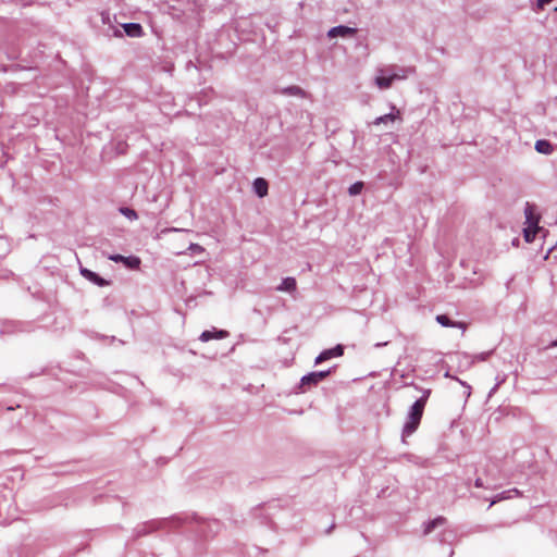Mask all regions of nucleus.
I'll return each instance as SVG.
<instances>
[{
  "instance_id": "obj_17",
  "label": "nucleus",
  "mask_w": 557,
  "mask_h": 557,
  "mask_svg": "<svg viewBox=\"0 0 557 557\" xmlns=\"http://www.w3.org/2000/svg\"><path fill=\"white\" fill-rule=\"evenodd\" d=\"M120 212L129 220H137L138 218L136 211L127 207L120 208Z\"/></svg>"
},
{
  "instance_id": "obj_8",
  "label": "nucleus",
  "mask_w": 557,
  "mask_h": 557,
  "mask_svg": "<svg viewBox=\"0 0 557 557\" xmlns=\"http://www.w3.org/2000/svg\"><path fill=\"white\" fill-rule=\"evenodd\" d=\"M392 109H393L392 113L376 117L374 120L373 124L380 125L382 123L394 122L395 120L400 119V111L398 109H396L395 107H393Z\"/></svg>"
},
{
  "instance_id": "obj_9",
  "label": "nucleus",
  "mask_w": 557,
  "mask_h": 557,
  "mask_svg": "<svg viewBox=\"0 0 557 557\" xmlns=\"http://www.w3.org/2000/svg\"><path fill=\"white\" fill-rule=\"evenodd\" d=\"M268 188H269V185H268V182L262 178V177H259V178H256L255 182H253V189H255V193L259 196V197H264L268 195Z\"/></svg>"
},
{
  "instance_id": "obj_10",
  "label": "nucleus",
  "mask_w": 557,
  "mask_h": 557,
  "mask_svg": "<svg viewBox=\"0 0 557 557\" xmlns=\"http://www.w3.org/2000/svg\"><path fill=\"white\" fill-rule=\"evenodd\" d=\"M400 78V76H398L397 74H394V75H389V76H377L375 82H376V85L381 88V89H386V88H389L392 83L395 81V79H398Z\"/></svg>"
},
{
  "instance_id": "obj_12",
  "label": "nucleus",
  "mask_w": 557,
  "mask_h": 557,
  "mask_svg": "<svg viewBox=\"0 0 557 557\" xmlns=\"http://www.w3.org/2000/svg\"><path fill=\"white\" fill-rule=\"evenodd\" d=\"M123 28L125 33L131 37H138L143 34V27L136 23L124 24Z\"/></svg>"
},
{
  "instance_id": "obj_26",
  "label": "nucleus",
  "mask_w": 557,
  "mask_h": 557,
  "mask_svg": "<svg viewBox=\"0 0 557 557\" xmlns=\"http://www.w3.org/2000/svg\"><path fill=\"white\" fill-rule=\"evenodd\" d=\"M555 10H557V7L555 8Z\"/></svg>"
},
{
  "instance_id": "obj_20",
  "label": "nucleus",
  "mask_w": 557,
  "mask_h": 557,
  "mask_svg": "<svg viewBox=\"0 0 557 557\" xmlns=\"http://www.w3.org/2000/svg\"><path fill=\"white\" fill-rule=\"evenodd\" d=\"M550 2H552V0H537V7H539V9L543 10Z\"/></svg>"
},
{
  "instance_id": "obj_18",
  "label": "nucleus",
  "mask_w": 557,
  "mask_h": 557,
  "mask_svg": "<svg viewBox=\"0 0 557 557\" xmlns=\"http://www.w3.org/2000/svg\"><path fill=\"white\" fill-rule=\"evenodd\" d=\"M362 188H363V183L362 182H356L355 184H352L349 187V189H348L349 195L350 196L359 195L362 191Z\"/></svg>"
},
{
  "instance_id": "obj_13",
  "label": "nucleus",
  "mask_w": 557,
  "mask_h": 557,
  "mask_svg": "<svg viewBox=\"0 0 557 557\" xmlns=\"http://www.w3.org/2000/svg\"><path fill=\"white\" fill-rule=\"evenodd\" d=\"M296 280L294 277H286L283 280L281 285L277 287L280 292H295L296 290Z\"/></svg>"
},
{
  "instance_id": "obj_15",
  "label": "nucleus",
  "mask_w": 557,
  "mask_h": 557,
  "mask_svg": "<svg viewBox=\"0 0 557 557\" xmlns=\"http://www.w3.org/2000/svg\"><path fill=\"white\" fill-rule=\"evenodd\" d=\"M129 269H138L140 265V259L137 257H125L123 262Z\"/></svg>"
},
{
  "instance_id": "obj_25",
  "label": "nucleus",
  "mask_w": 557,
  "mask_h": 557,
  "mask_svg": "<svg viewBox=\"0 0 557 557\" xmlns=\"http://www.w3.org/2000/svg\"><path fill=\"white\" fill-rule=\"evenodd\" d=\"M553 346H557V341L553 343Z\"/></svg>"
},
{
  "instance_id": "obj_3",
  "label": "nucleus",
  "mask_w": 557,
  "mask_h": 557,
  "mask_svg": "<svg viewBox=\"0 0 557 557\" xmlns=\"http://www.w3.org/2000/svg\"><path fill=\"white\" fill-rule=\"evenodd\" d=\"M330 374V371L311 372L301 379L300 387L317 385Z\"/></svg>"
},
{
  "instance_id": "obj_2",
  "label": "nucleus",
  "mask_w": 557,
  "mask_h": 557,
  "mask_svg": "<svg viewBox=\"0 0 557 557\" xmlns=\"http://www.w3.org/2000/svg\"><path fill=\"white\" fill-rule=\"evenodd\" d=\"M527 227L523 230L524 239L531 243L540 231V215L535 213V207L529 202L524 209Z\"/></svg>"
},
{
  "instance_id": "obj_4",
  "label": "nucleus",
  "mask_w": 557,
  "mask_h": 557,
  "mask_svg": "<svg viewBox=\"0 0 557 557\" xmlns=\"http://www.w3.org/2000/svg\"><path fill=\"white\" fill-rule=\"evenodd\" d=\"M344 354V347L342 345H337L334 348L326 349L322 351L317 358H315V364L322 363L329 359H332L334 357H341Z\"/></svg>"
},
{
  "instance_id": "obj_19",
  "label": "nucleus",
  "mask_w": 557,
  "mask_h": 557,
  "mask_svg": "<svg viewBox=\"0 0 557 557\" xmlns=\"http://www.w3.org/2000/svg\"><path fill=\"white\" fill-rule=\"evenodd\" d=\"M109 259L115 262H124L125 257L122 255H112Z\"/></svg>"
},
{
  "instance_id": "obj_23",
  "label": "nucleus",
  "mask_w": 557,
  "mask_h": 557,
  "mask_svg": "<svg viewBox=\"0 0 557 557\" xmlns=\"http://www.w3.org/2000/svg\"><path fill=\"white\" fill-rule=\"evenodd\" d=\"M190 249H198V250H202V248L196 244H191L190 245Z\"/></svg>"
},
{
  "instance_id": "obj_24",
  "label": "nucleus",
  "mask_w": 557,
  "mask_h": 557,
  "mask_svg": "<svg viewBox=\"0 0 557 557\" xmlns=\"http://www.w3.org/2000/svg\"><path fill=\"white\" fill-rule=\"evenodd\" d=\"M290 90H295V94L299 91L298 87L292 88Z\"/></svg>"
},
{
  "instance_id": "obj_21",
  "label": "nucleus",
  "mask_w": 557,
  "mask_h": 557,
  "mask_svg": "<svg viewBox=\"0 0 557 557\" xmlns=\"http://www.w3.org/2000/svg\"><path fill=\"white\" fill-rule=\"evenodd\" d=\"M505 498H506V496L504 495V493L498 495V496H496V498L491 503L490 507H492L494 504H496L497 502H500V500H503Z\"/></svg>"
},
{
  "instance_id": "obj_22",
  "label": "nucleus",
  "mask_w": 557,
  "mask_h": 557,
  "mask_svg": "<svg viewBox=\"0 0 557 557\" xmlns=\"http://www.w3.org/2000/svg\"><path fill=\"white\" fill-rule=\"evenodd\" d=\"M474 485L475 487H483V482H482V479H476L475 482H474Z\"/></svg>"
},
{
  "instance_id": "obj_11",
  "label": "nucleus",
  "mask_w": 557,
  "mask_h": 557,
  "mask_svg": "<svg viewBox=\"0 0 557 557\" xmlns=\"http://www.w3.org/2000/svg\"><path fill=\"white\" fill-rule=\"evenodd\" d=\"M227 335V332L226 331H205L202 332V334L200 335V339L202 342H208L210 339H220V338H224L225 336Z\"/></svg>"
},
{
  "instance_id": "obj_16",
  "label": "nucleus",
  "mask_w": 557,
  "mask_h": 557,
  "mask_svg": "<svg viewBox=\"0 0 557 557\" xmlns=\"http://www.w3.org/2000/svg\"><path fill=\"white\" fill-rule=\"evenodd\" d=\"M445 523V518L438 517L431 521L425 529V533H430L433 529H435L437 525H442Z\"/></svg>"
},
{
  "instance_id": "obj_14",
  "label": "nucleus",
  "mask_w": 557,
  "mask_h": 557,
  "mask_svg": "<svg viewBox=\"0 0 557 557\" xmlns=\"http://www.w3.org/2000/svg\"><path fill=\"white\" fill-rule=\"evenodd\" d=\"M535 150L540 153L550 154L554 149L548 140L541 139L535 143Z\"/></svg>"
},
{
  "instance_id": "obj_5",
  "label": "nucleus",
  "mask_w": 557,
  "mask_h": 557,
  "mask_svg": "<svg viewBox=\"0 0 557 557\" xmlns=\"http://www.w3.org/2000/svg\"><path fill=\"white\" fill-rule=\"evenodd\" d=\"M81 273H82V275L86 280L92 282L94 284H96L98 286H107V285H109L108 281H106L104 278L100 277L97 273H95V272H92V271H90L88 269H82Z\"/></svg>"
},
{
  "instance_id": "obj_6",
  "label": "nucleus",
  "mask_w": 557,
  "mask_h": 557,
  "mask_svg": "<svg viewBox=\"0 0 557 557\" xmlns=\"http://www.w3.org/2000/svg\"><path fill=\"white\" fill-rule=\"evenodd\" d=\"M435 320L437 323H440L442 326L446 327H459L462 331L467 329V324L465 322H454L451 321L446 314H438L436 315Z\"/></svg>"
},
{
  "instance_id": "obj_7",
  "label": "nucleus",
  "mask_w": 557,
  "mask_h": 557,
  "mask_svg": "<svg viewBox=\"0 0 557 557\" xmlns=\"http://www.w3.org/2000/svg\"><path fill=\"white\" fill-rule=\"evenodd\" d=\"M356 29L347 26H336L329 30V36L334 38L337 36L347 37L356 34Z\"/></svg>"
},
{
  "instance_id": "obj_1",
  "label": "nucleus",
  "mask_w": 557,
  "mask_h": 557,
  "mask_svg": "<svg viewBox=\"0 0 557 557\" xmlns=\"http://www.w3.org/2000/svg\"><path fill=\"white\" fill-rule=\"evenodd\" d=\"M428 396L429 394L421 397L412 405L408 420L403 430L404 435L409 436L418 429L424 411Z\"/></svg>"
}]
</instances>
